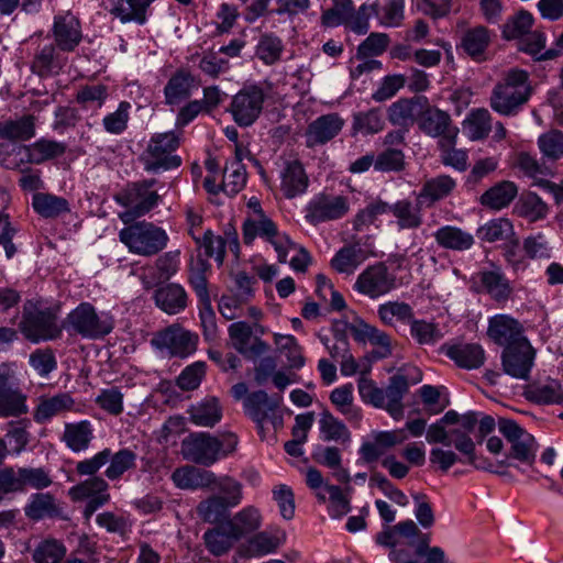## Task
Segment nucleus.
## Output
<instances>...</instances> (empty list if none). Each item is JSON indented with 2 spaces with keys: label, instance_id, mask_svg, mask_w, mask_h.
Masks as SVG:
<instances>
[{
  "label": "nucleus",
  "instance_id": "obj_1",
  "mask_svg": "<svg viewBox=\"0 0 563 563\" xmlns=\"http://www.w3.org/2000/svg\"><path fill=\"white\" fill-rule=\"evenodd\" d=\"M531 96L529 74L510 69L493 89L489 106L501 115H515Z\"/></svg>",
  "mask_w": 563,
  "mask_h": 563
},
{
  "label": "nucleus",
  "instance_id": "obj_2",
  "mask_svg": "<svg viewBox=\"0 0 563 563\" xmlns=\"http://www.w3.org/2000/svg\"><path fill=\"white\" fill-rule=\"evenodd\" d=\"M66 145L48 139H40L30 145L8 143L0 147V166L5 169L23 170L29 164L40 165L62 156Z\"/></svg>",
  "mask_w": 563,
  "mask_h": 563
},
{
  "label": "nucleus",
  "instance_id": "obj_3",
  "mask_svg": "<svg viewBox=\"0 0 563 563\" xmlns=\"http://www.w3.org/2000/svg\"><path fill=\"white\" fill-rule=\"evenodd\" d=\"M120 241L131 253L153 256L164 250L168 242L166 231L152 222L141 221L123 228Z\"/></svg>",
  "mask_w": 563,
  "mask_h": 563
},
{
  "label": "nucleus",
  "instance_id": "obj_4",
  "mask_svg": "<svg viewBox=\"0 0 563 563\" xmlns=\"http://www.w3.org/2000/svg\"><path fill=\"white\" fill-rule=\"evenodd\" d=\"M179 144V135L175 132L154 134L140 157L144 169L156 173L179 167L181 158L175 154Z\"/></svg>",
  "mask_w": 563,
  "mask_h": 563
},
{
  "label": "nucleus",
  "instance_id": "obj_5",
  "mask_svg": "<svg viewBox=\"0 0 563 563\" xmlns=\"http://www.w3.org/2000/svg\"><path fill=\"white\" fill-rule=\"evenodd\" d=\"M109 463L104 475L110 481L121 478V476L135 467L136 454L130 449H121L115 453L109 448L96 453L89 459L79 461L76 464V473L78 475H95L101 467Z\"/></svg>",
  "mask_w": 563,
  "mask_h": 563
},
{
  "label": "nucleus",
  "instance_id": "obj_6",
  "mask_svg": "<svg viewBox=\"0 0 563 563\" xmlns=\"http://www.w3.org/2000/svg\"><path fill=\"white\" fill-rule=\"evenodd\" d=\"M67 325L82 338L98 339L109 334L114 321L108 312L98 313L89 302H82L75 308L66 319Z\"/></svg>",
  "mask_w": 563,
  "mask_h": 563
},
{
  "label": "nucleus",
  "instance_id": "obj_7",
  "mask_svg": "<svg viewBox=\"0 0 563 563\" xmlns=\"http://www.w3.org/2000/svg\"><path fill=\"white\" fill-rule=\"evenodd\" d=\"M257 236L273 245L280 263H286L289 250L296 247V243L288 235L280 232L274 221L267 216L246 219L243 224V241L245 244H252Z\"/></svg>",
  "mask_w": 563,
  "mask_h": 563
},
{
  "label": "nucleus",
  "instance_id": "obj_8",
  "mask_svg": "<svg viewBox=\"0 0 563 563\" xmlns=\"http://www.w3.org/2000/svg\"><path fill=\"white\" fill-rule=\"evenodd\" d=\"M156 179H145L131 184L122 194L117 196V201L129 210L120 216L125 223L134 218L142 217L150 212L159 200L156 191L152 187Z\"/></svg>",
  "mask_w": 563,
  "mask_h": 563
},
{
  "label": "nucleus",
  "instance_id": "obj_9",
  "mask_svg": "<svg viewBox=\"0 0 563 563\" xmlns=\"http://www.w3.org/2000/svg\"><path fill=\"white\" fill-rule=\"evenodd\" d=\"M198 340L196 333L179 324H173L156 333L152 339V344L161 351H166L169 356L184 358L196 352Z\"/></svg>",
  "mask_w": 563,
  "mask_h": 563
},
{
  "label": "nucleus",
  "instance_id": "obj_10",
  "mask_svg": "<svg viewBox=\"0 0 563 563\" xmlns=\"http://www.w3.org/2000/svg\"><path fill=\"white\" fill-rule=\"evenodd\" d=\"M265 101L264 90L256 85L241 89L232 99L230 112L240 126L252 125L260 117Z\"/></svg>",
  "mask_w": 563,
  "mask_h": 563
},
{
  "label": "nucleus",
  "instance_id": "obj_11",
  "mask_svg": "<svg viewBox=\"0 0 563 563\" xmlns=\"http://www.w3.org/2000/svg\"><path fill=\"white\" fill-rule=\"evenodd\" d=\"M27 412L26 395L15 383V372L9 364L0 365V417H18Z\"/></svg>",
  "mask_w": 563,
  "mask_h": 563
},
{
  "label": "nucleus",
  "instance_id": "obj_12",
  "mask_svg": "<svg viewBox=\"0 0 563 563\" xmlns=\"http://www.w3.org/2000/svg\"><path fill=\"white\" fill-rule=\"evenodd\" d=\"M73 486L68 490V495L74 501L87 500L84 509V517L89 520L97 509L110 501L108 492L109 484L107 481L95 475Z\"/></svg>",
  "mask_w": 563,
  "mask_h": 563
},
{
  "label": "nucleus",
  "instance_id": "obj_13",
  "mask_svg": "<svg viewBox=\"0 0 563 563\" xmlns=\"http://www.w3.org/2000/svg\"><path fill=\"white\" fill-rule=\"evenodd\" d=\"M498 430L511 444V457L529 465L534 462L538 445L532 434L510 419H499Z\"/></svg>",
  "mask_w": 563,
  "mask_h": 563
},
{
  "label": "nucleus",
  "instance_id": "obj_14",
  "mask_svg": "<svg viewBox=\"0 0 563 563\" xmlns=\"http://www.w3.org/2000/svg\"><path fill=\"white\" fill-rule=\"evenodd\" d=\"M350 210L349 199L341 195L319 194L306 209V219L311 224L333 221L344 217Z\"/></svg>",
  "mask_w": 563,
  "mask_h": 563
},
{
  "label": "nucleus",
  "instance_id": "obj_15",
  "mask_svg": "<svg viewBox=\"0 0 563 563\" xmlns=\"http://www.w3.org/2000/svg\"><path fill=\"white\" fill-rule=\"evenodd\" d=\"M396 286V277L384 263L365 268L356 278L354 289L372 299L378 298Z\"/></svg>",
  "mask_w": 563,
  "mask_h": 563
},
{
  "label": "nucleus",
  "instance_id": "obj_16",
  "mask_svg": "<svg viewBox=\"0 0 563 563\" xmlns=\"http://www.w3.org/2000/svg\"><path fill=\"white\" fill-rule=\"evenodd\" d=\"M536 351L529 341L509 345L501 353V366L505 374L516 379L527 380L534 364Z\"/></svg>",
  "mask_w": 563,
  "mask_h": 563
},
{
  "label": "nucleus",
  "instance_id": "obj_17",
  "mask_svg": "<svg viewBox=\"0 0 563 563\" xmlns=\"http://www.w3.org/2000/svg\"><path fill=\"white\" fill-rule=\"evenodd\" d=\"M218 445L217 437L206 432H197L183 440L181 454L187 461L210 466L219 460Z\"/></svg>",
  "mask_w": 563,
  "mask_h": 563
},
{
  "label": "nucleus",
  "instance_id": "obj_18",
  "mask_svg": "<svg viewBox=\"0 0 563 563\" xmlns=\"http://www.w3.org/2000/svg\"><path fill=\"white\" fill-rule=\"evenodd\" d=\"M21 331L31 342L51 341L60 336L62 329L48 311H31L23 316Z\"/></svg>",
  "mask_w": 563,
  "mask_h": 563
},
{
  "label": "nucleus",
  "instance_id": "obj_19",
  "mask_svg": "<svg viewBox=\"0 0 563 563\" xmlns=\"http://www.w3.org/2000/svg\"><path fill=\"white\" fill-rule=\"evenodd\" d=\"M417 124L423 134L439 139V141L448 140L460 132L459 128L453 124L451 115L437 107L427 106L420 110Z\"/></svg>",
  "mask_w": 563,
  "mask_h": 563
},
{
  "label": "nucleus",
  "instance_id": "obj_20",
  "mask_svg": "<svg viewBox=\"0 0 563 563\" xmlns=\"http://www.w3.org/2000/svg\"><path fill=\"white\" fill-rule=\"evenodd\" d=\"M487 333L495 343L503 345L504 349L509 345H516L520 341H528L521 324L516 319L506 314L493 317L489 320Z\"/></svg>",
  "mask_w": 563,
  "mask_h": 563
},
{
  "label": "nucleus",
  "instance_id": "obj_21",
  "mask_svg": "<svg viewBox=\"0 0 563 563\" xmlns=\"http://www.w3.org/2000/svg\"><path fill=\"white\" fill-rule=\"evenodd\" d=\"M76 401L68 393H58L53 396H41L33 412L37 423H46L56 416L75 411Z\"/></svg>",
  "mask_w": 563,
  "mask_h": 563
},
{
  "label": "nucleus",
  "instance_id": "obj_22",
  "mask_svg": "<svg viewBox=\"0 0 563 563\" xmlns=\"http://www.w3.org/2000/svg\"><path fill=\"white\" fill-rule=\"evenodd\" d=\"M36 119L32 114H24L14 119L0 121V147L8 143L20 145L35 135Z\"/></svg>",
  "mask_w": 563,
  "mask_h": 563
},
{
  "label": "nucleus",
  "instance_id": "obj_23",
  "mask_svg": "<svg viewBox=\"0 0 563 563\" xmlns=\"http://www.w3.org/2000/svg\"><path fill=\"white\" fill-rule=\"evenodd\" d=\"M228 331L232 347L246 357L260 356L268 351V345L261 339H255L250 344L252 329L246 322H234L229 327Z\"/></svg>",
  "mask_w": 563,
  "mask_h": 563
},
{
  "label": "nucleus",
  "instance_id": "obj_24",
  "mask_svg": "<svg viewBox=\"0 0 563 563\" xmlns=\"http://www.w3.org/2000/svg\"><path fill=\"white\" fill-rule=\"evenodd\" d=\"M344 120L336 113L324 114L312 121L307 129V145L324 144L336 136Z\"/></svg>",
  "mask_w": 563,
  "mask_h": 563
},
{
  "label": "nucleus",
  "instance_id": "obj_25",
  "mask_svg": "<svg viewBox=\"0 0 563 563\" xmlns=\"http://www.w3.org/2000/svg\"><path fill=\"white\" fill-rule=\"evenodd\" d=\"M368 257L369 252L360 242H354L341 247L330 261V266L339 274L353 275Z\"/></svg>",
  "mask_w": 563,
  "mask_h": 563
},
{
  "label": "nucleus",
  "instance_id": "obj_26",
  "mask_svg": "<svg viewBox=\"0 0 563 563\" xmlns=\"http://www.w3.org/2000/svg\"><path fill=\"white\" fill-rule=\"evenodd\" d=\"M409 389L408 375L402 371L389 378L385 393V406L383 407L395 420L404 417L402 398Z\"/></svg>",
  "mask_w": 563,
  "mask_h": 563
},
{
  "label": "nucleus",
  "instance_id": "obj_27",
  "mask_svg": "<svg viewBox=\"0 0 563 563\" xmlns=\"http://www.w3.org/2000/svg\"><path fill=\"white\" fill-rule=\"evenodd\" d=\"M456 185V180L446 174L431 177L423 183L418 194V200L427 206H432L451 196Z\"/></svg>",
  "mask_w": 563,
  "mask_h": 563
},
{
  "label": "nucleus",
  "instance_id": "obj_28",
  "mask_svg": "<svg viewBox=\"0 0 563 563\" xmlns=\"http://www.w3.org/2000/svg\"><path fill=\"white\" fill-rule=\"evenodd\" d=\"M243 406L245 413L263 429L265 422L273 420L278 404L273 401L264 390H257L244 399Z\"/></svg>",
  "mask_w": 563,
  "mask_h": 563
},
{
  "label": "nucleus",
  "instance_id": "obj_29",
  "mask_svg": "<svg viewBox=\"0 0 563 563\" xmlns=\"http://www.w3.org/2000/svg\"><path fill=\"white\" fill-rule=\"evenodd\" d=\"M53 32L58 47L63 51H74L81 41L80 23L71 14L57 16Z\"/></svg>",
  "mask_w": 563,
  "mask_h": 563
},
{
  "label": "nucleus",
  "instance_id": "obj_30",
  "mask_svg": "<svg viewBox=\"0 0 563 563\" xmlns=\"http://www.w3.org/2000/svg\"><path fill=\"white\" fill-rule=\"evenodd\" d=\"M309 185V178L303 166L298 161H289L282 172L280 189L284 196L292 199L302 195Z\"/></svg>",
  "mask_w": 563,
  "mask_h": 563
},
{
  "label": "nucleus",
  "instance_id": "obj_31",
  "mask_svg": "<svg viewBox=\"0 0 563 563\" xmlns=\"http://www.w3.org/2000/svg\"><path fill=\"white\" fill-rule=\"evenodd\" d=\"M172 481L180 489H197L210 487L216 484V475L206 470L186 465L176 468L172 474Z\"/></svg>",
  "mask_w": 563,
  "mask_h": 563
},
{
  "label": "nucleus",
  "instance_id": "obj_32",
  "mask_svg": "<svg viewBox=\"0 0 563 563\" xmlns=\"http://www.w3.org/2000/svg\"><path fill=\"white\" fill-rule=\"evenodd\" d=\"M518 186L510 180H501L489 187L479 197V203L490 210L507 208L518 195Z\"/></svg>",
  "mask_w": 563,
  "mask_h": 563
},
{
  "label": "nucleus",
  "instance_id": "obj_33",
  "mask_svg": "<svg viewBox=\"0 0 563 563\" xmlns=\"http://www.w3.org/2000/svg\"><path fill=\"white\" fill-rule=\"evenodd\" d=\"M445 355L462 368H478L484 364L485 352L479 344H456L442 346Z\"/></svg>",
  "mask_w": 563,
  "mask_h": 563
},
{
  "label": "nucleus",
  "instance_id": "obj_34",
  "mask_svg": "<svg viewBox=\"0 0 563 563\" xmlns=\"http://www.w3.org/2000/svg\"><path fill=\"white\" fill-rule=\"evenodd\" d=\"M93 439V428L89 420L65 423L62 441L73 452L86 451Z\"/></svg>",
  "mask_w": 563,
  "mask_h": 563
},
{
  "label": "nucleus",
  "instance_id": "obj_35",
  "mask_svg": "<svg viewBox=\"0 0 563 563\" xmlns=\"http://www.w3.org/2000/svg\"><path fill=\"white\" fill-rule=\"evenodd\" d=\"M262 514L254 506H247L234 514L232 518L225 520L229 529L239 540L257 531L262 526Z\"/></svg>",
  "mask_w": 563,
  "mask_h": 563
},
{
  "label": "nucleus",
  "instance_id": "obj_36",
  "mask_svg": "<svg viewBox=\"0 0 563 563\" xmlns=\"http://www.w3.org/2000/svg\"><path fill=\"white\" fill-rule=\"evenodd\" d=\"M154 299L163 311L168 314H176L187 307V294L178 284H167L157 288Z\"/></svg>",
  "mask_w": 563,
  "mask_h": 563
},
{
  "label": "nucleus",
  "instance_id": "obj_37",
  "mask_svg": "<svg viewBox=\"0 0 563 563\" xmlns=\"http://www.w3.org/2000/svg\"><path fill=\"white\" fill-rule=\"evenodd\" d=\"M434 239L441 247L459 252L470 250L475 242L470 232L454 225H444L438 229Z\"/></svg>",
  "mask_w": 563,
  "mask_h": 563
},
{
  "label": "nucleus",
  "instance_id": "obj_38",
  "mask_svg": "<svg viewBox=\"0 0 563 563\" xmlns=\"http://www.w3.org/2000/svg\"><path fill=\"white\" fill-rule=\"evenodd\" d=\"M453 435V446L466 457V463L471 464L475 468L488 471L498 475H504L505 472L494 468L493 463L485 459H478L476 456L475 450L476 445L473 439L467 435L465 432H461L456 430L452 433Z\"/></svg>",
  "mask_w": 563,
  "mask_h": 563
},
{
  "label": "nucleus",
  "instance_id": "obj_39",
  "mask_svg": "<svg viewBox=\"0 0 563 563\" xmlns=\"http://www.w3.org/2000/svg\"><path fill=\"white\" fill-rule=\"evenodd\" d=\"M371 10L380 25L385 27L399 26L405 18L404 0H376L371 4Z\"/></svg>",
  "mask_w": 563,
  "mask_h": 563
},
{
  "label": "nucleus",
  "instance_id": "obj_40",
  "mask_svg": "<svg viewBox=\"0 0 563 563\" xmlns=\"http://www.w3.org/2000/svg\"><path fill=\"white\" fill-rule=\"evenodd\" d=\"M203 540L208 551L216 555L221 556L228 553L239 539L233 536L232 530L229 529L227 522H223L212 529H209L203 534Z\"/></svg>",
  "mask_w": 563,
  "mask_h": 563
},
{
  "label": "nucleus",
  "instance_id": "obj_41",
  "mask_svg": "<svg viewBox=\"0 0 563 563\" xmlns=\"http://www.w3.org/2000/svg\"><path fill=\"white\" fill-rule=\"evenodd\" d=\"M457 135L454 134L448 140L438 141V148L440 161L444 166L463 173L468 168V152L464 148L455 147Z\"/></svg>",
  "mask_w": 563,
  "mask_h": 563
},
{
  "label": "nucleus",
  "instance_id": "obj_42",
  "mask_svg": "<svg viewBox=\"0 0 563 563\" xmlns=\"http://www.w3.org/2000/svg\"><path fill=\"white\" fill-rule=\"evenodd\" d=\"M478 279L486 291L496 300H506L511 295L512 288L499 267L478 273Z\"/></svg>",
  "mask_w": 563,
  "mask_h": 563
},
{
  "label": "nucleus",
  "instance_id": "obj_43",
  "mask_svg": "<svg viewBox=\"0 0 563 563\" xmlns=\"http://www.w3.org/2000/svg\"><path fill=\"white\" fill-rule=\"evenodd\" d=\"M190 420L199 427H213L222 418V410L217 398L211 397L192 405L189 410Z\"/></svg>",
  "mask_w": 563,
  "mask_h": 563
},
{
  "label": "nucleus",
  "instance_id": "obj_44",
  "mask_svg": "<svg viewBox=\"0 0 563 563\" xmlns=\"http://www.w3.org/2000/svg\"><path fill=\"white\" fill-rule=\"evenodd\" d=\"M460 415L454 410H449L444 413V416L437 422L429 426L426 433V440L430 444L441 443L446 448L453 445V435L452 433L457 428L448 431L445 429L446 424H456L460 422Z\"/></svg>",
  "mask_w": 563,
  "mask_h": 563
},
{
  "label": "nucleus",
  "instance_id": "obj_45",
  "mask_svg": "<svg viewBox=\"0 0 563 563\" xmlns=\"http://www.w3.org/2000/svg\"><path fill=\"white\" fill-rule=\"evenodd\" d=\"M319 430L323 441L343 444L351 441V432L347 427L329 410H323L320 413Z\"/></svg>",
  "mask_w": 563,
  "mask_h": 563
},
{
  "label": "nucleus",
  "instance_id": "obj_46",
  "mask_svg": "<svg viewBox=\"0 0 563 563\" xmlns=\"http://www.w3.org/2000/svg\"><path fill=\"white\" fill-rule=\"evenodd\" d=\"M195 87V78L190 74L177 71L164 88L166 103L178 104L184 99L190 97L191 90Z\"/></svg>",
  "mask_w": 563,
  "mask_h": 563
},
{
  "label": "nucleus",
  "instance_id": "obj_47",
  "mask_svg": "<svg viewBox=\"0 0 563 563\" xmlns=\"http://www.w3.org/2000/svg\"><path fill=\"white\" fill-rule=\"evenodd\" d=\"M32 206L44 218H57L69 212L67 199L48 192L34 194Z\"/></svg>",
  "mask_w": 563,
  "mask_h": 563
},
{
  "label": "nucleus",
  "instance_id": "obj_48",
  "mask_svg": "<svg viewBox=\"0 0 563 563\" xmlns=\"http://www.w3.org/2000/svg\"><path fill=\"white\" fill-rule=\"evenodd\" d=\"M385 120L379 109H369L353 114L352 134L364 136L379 133L384 130Z\"/></svg>",
  "mask_w": 563,
  "mask_h": 563
},
{
  "label": "nucleus",
  "instance_id": "obj_49",
  "mask_svg": "<svg viewBox=\"0 0 563 563\" xmlns=\"http://www.w3.org/2000/svg\"><path fill=\"white\" fill-rule=\"evenodd\" d=\"M490 43V33L484 25L467 30L462 37V48L473 59H481Z\"/></svg>",
  "mask_w": 563,
  "mask_h": 563
},
{
  "label": "nucleus",
  "instance_id": "obj_50",
  "mask_svg": "<svg viewBox=\"0 0 563 563\" xmlns=\"http://www.w3.org/2000/svg\"><path fill=\"white\" fill-rule=\"evenodd\" d=\"M388 212L393 213L398 228L401 230L418 229L422 224L420 209L407 199L398 200L389 206Z\"/></svg>",
  "mask_w": 563,
  "mask_h": 563
},
{
  "label": "nucleus",
  "instance_id": "obj_51",
  "mask_svg": "<svg viewBox=\"0 0 563 563\" xmlns=\"http://www.w3.org/2000/svg\"><path fill=\"white\" fill-rule=\"evenodd\" d=\"M232 506L222 496H210L197 506L198 516L209 523H223L228 518V510Z\"/></svg>",
  "mask_w": 563,
  "mask_h": 563
},
{
  "label": "nucleus",
  "instance_id": "obj_52",
  "mask_svg": "<svg viewBox=\"0 0 563 563\" xmlns=\"http://www.w3.org/2000/svg\"><path fill=\"white\" fill-rule=\"evenodd\" d=\"M463 125L472 141L483 140L492 130V115L485 108L473 109Z\"/></svg>",
  "mask_w": 563,
  "mask_h": 563
},
{
  "label": "nucleus",
  "instance_id": "obj_53",
  "mask_svg": "<svg viewBox=\"0 0 563 563\" xmlns=\"http://www.w3.org/2000/svg\"><path fill=\"white\" fill-rule=\"evenodd\" d=\"M154 0H117L111 13L123 23L135 21L143 24L146 20L145 11Z\"/></svg>",
  "mask_w": 563,
  "mask_h": 563
},
{
  "label": "nucleus",
  "instance_id": "obj_54",
  "mask_svg": "<svg viewBox=\"0 0 563 563\" xmlns=\"http://www.w3.org/2000/svg\"><path fill=\"white\" fill-rule=\"evenodd\" d=\"M314 460L332 470L333 477L343 484H349L351 481L350 473L342 466L341 451L336 446H324L314 454Z\"/></svg>",
  "mask_w": 563,
  "mask_h": 563
},
{
  "label": "nucleus",
  "instance_id": "obj_55",
  "mask_svg": "<svg viewBox=\"0 0 563 563\" xmlns=\"http://www.w3.org/2000/svg\"><path fill=\"white\" fill-rule=\"evenodd\" d=\"M62 68V63L56 55V49L53 44H47L41 47L34 55L31 69L40 77H47L57 73Z\"/></svg>",
  "mask_w": 563,
  "mask_h": 563
},
{
  "label": "nucleus",
  "instance_id": "obj_56",
  "mask_svg": "<svg viewBox=\"0 0 563 563\" xmlns=\"http://www.w3.org/2000/svg\"><path fill=\"white\" fill-rule=\"evenodd\" d=\"M283 51L284 44L280 37L273 33H264L255 46V56L271 66L280 59Z\"/></svg>",
  "mask_w": 563,
  "mask_h": 563
},
{
  "label": "nucleus",
  "instance_id": "obj_57",
  "mask_svg": "<svg viewBox=\"0 0 563 563\" xmlns=\"http://www.w3.org/2000/svg\"><path fill=\"white\" fill-rule=\"evenodd\" d=\"M25 516L32 520H41L45 517H56L60 514V509L55 498L49 494H35L31 501L26 505Z\"/></svg>",
  "mask_w": 563,
  "mask_h": 563
},
{
  "label": "nucleus",
  "instance_id": "obj_58",
  "mask_svg": "<svg viewBox=\"0 0 563 563\" xmlns=\"http://www.w3.org/2000/svg\"><path fill=\"white\" fill-rule=\"evenodd\" d=\"M515 211L519 217L536 222L547 217L548 206L537 194L527 192L517 202Z\"/></svg>",
  "mask_w": 563,
  "mask_h": 563
},
{
  "label": "nucleus",
  "instance_id": "obj_59",
  "mask_svg": "<svg viewBox=\"0 0 563 563\" xmlns=\"http://www.w3.org/2000/svg\"><path fill=\"white\" fill-rule=\"evenodd\" d=\"M63 541L48 538L42 540L34 549L32 559L35 563H60L66 555Z\"/></svg>",
  "mask_w": 563,
  "mask_h": 563
},
{
  "label": "nucleus",
  "instance_id": "obj_60",
  "mask_svg": "<svg viewBox=\"0 0 563 563\" xmlns=\"http://www.w3.org/2000/svg\"><path fill=\"white\" fill-rule=\"evenodd\" d=\"M330 400L335 408L349 420L358 421L361 419L360 409L353 405V386L346 384L334 388L330 394Z\"/></svg>",
  "mask_w": 563,
  "mask_h": 563
},
{
  "label": "nucleus",
  "instance_id": "obj_61",
  "mask_svg": "<svg viewBox=\"0 0 563 563\" xmlns=\"http://www.w3.org/2000/svg\"><path fill=\"white\" fill-rule=\"evenodd\" d=\"M286 540V532L282 529L263 531L255 534L250 547L255 554L265 555L275 552Z\"/></svg>",
  "mask_w": 563,
  "mask_h": 563
},
{
  "label": "nucleus",
  "instance_id": "obj_62",
  "mask_svg": "<svg viewBox=\"0 0 563 563\" xmlns=\"http://www.w3.org/2000/svg\"><path fill=\"white\" fill-rule=\"evenodd\" d=\"M419 103L411 99H400L388 108V120L394 125L408 126L417 121Z\"/></svg>",
  "mask_w": 563,
  "mask_h": 563
},
{
  "label": "nucleus",
  "instance_id": "obj_63",
  "mask_svg": "<svg viewBox=\"0 0 563 563\" xmlns=\"http://www.w3.org/2000/svg\"><path fill=\"white\" fill-rule=\"evenodd\" d=\"M353 8L352 0H333L332 7L323 11L321 15L322 25L325 27L345 25L353 15Z\"/></svg>",
  "mask_w": 563,
  "mask_h": 563
},
{
  "label": "nucleus",
  "instance_id": "obj_64",
  "mask_svg": "<svg viewBox=\"0 0 563 563\" xmlns=\"http://www.w3.org/2000/svg\"><path fill=\"white\" fill-rule=\"evenodd\" d=\"M528 394L529 398L537 404H563V387L554 379L531 387Z\"/></svg>",
  "mask_w": 563,
  "mask_h": 563
}]
</instances>
